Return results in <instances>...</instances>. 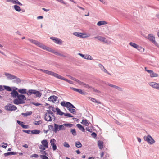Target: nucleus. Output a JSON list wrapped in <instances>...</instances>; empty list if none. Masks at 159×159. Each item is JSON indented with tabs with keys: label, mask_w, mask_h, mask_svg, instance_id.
Here are the masks:
<instances>
[{
	"label": "nucleus",
	"mask_w": 159,
	"mask_h": 159,
	"mask_svg": "<svg viewBox=\"0 0 159 159\" xmlns=\"http://www.w3.org/2000/svg\"><path fill=\"white\" fill-rule=\"evenodd\" d=\"M114 88L117 89L118 90H119V91L122 90V89L121 88H120L118 86H117L115 85V86Z\"/></svg>",
	"instance_id": "62"
},
{
	"label": "nucleus",
	"mask_w": 159,
	"mask_h": 159,
	"mask_svg": "<svg viewBox=\"0 0 159 159\" xmlns=\"http://www.w3.org/2000/svg\"><path fill=\"white\" fill-rule=\"evenodd\" d=\"M92 89H93V91L97 93H100V91L96 89H95L93 87V88H92Z\"/></svg>",
	"instance_id": "61"
},
{
	"label": "nucleus",
	"mask_w": 159,
	"mask_h": 159,
	"mask_svg": "<svg viewBox=\"0 0 159 159\" xmlns=\"http://www.w3.org/2000/svg\"><path fill=\"white\" fill-rule=\"evenodd\" d=\"M3 87L4 89L7 91H12L11 88L9 86L4 85L3 86Z\"/></svg>",
	"instance_id": "40"
},
{
	"label": "nucleus",
	"mask_w": 159,
	"mask_h": 159,
	"mask_svg": "<svg viewBox=\"0 0 159 159\" xmlns=\"http://www.w3.org/2000/svg\"><path fill=\"white\" fill-rule=\"evenodd\" d=\"M13 103L15 104H16V105H19L20 104H22L21 103V101H19V100L18 98H17V99H14L13 100Z\"/></svg>",
	"instance_id": "34"
},
{
	"label": "nucleus",
	"mask_w": 159,
	"mask_h": 159,
	"mask_svg": "<svg viewBox=\"0 0 159 159\" xmlns=\"http://www.w3.org/2000/svg\"><path fill=\"white\" fill-rule=\"evenodd\" d=\"M4 75L7 77V79L8 80L15 79V78H16V76L7 72L4 73Z\"/></svg>",
	"instance_id": "10"
},
{
	"label": "nucleus",
	"mask_w": 159,
	"mask_h": 159,
	"mask_svg": "<svg viewBox=\"0 0 159 159\" xmlns=\"http://www.w3.org/2000/svg\"><path fill=\"white\" fill-rule=\"evenodd\" d=\"M50 39L54 41L55 43L57 44L61 45L62 43V40L58 38L52 37H50Z\"/></svg>",
	"instance_id": "9"
},
{
	"label": "nucleus",
	"mask_w": 159,
	"mask_h": 159,
	"mask_svg": "<svg viewBox=\"0 0 159 159\" xmlns=\"http://www.w3.org/2000/svg\"><path fill=\"white\" fill-rule=\"evenodd\" d=\"M32 94H34L36 97L40 98L42 95L41 93L39 91L34 89H30L28 91L27 95L28 96H30Z\"/></svg>",
	"instance_id": "1"
},
{
	"label": "nucleus",
	"mask_w": 159,
	"mask_h": 159,
	"mask_svg": "<svg viewBox=\"0 0 159 159\" xmlns=\"http://www.w3.org/2000/svg\"><path fill=\"white\" fill-rule=\"evenodd\" d=\"M90 123L89 121H88V120L86 119H83L81 123L82 125H84L85 126H88Z\"/></svg>",
	"instance_id": "23"
},
{
	"label": "nucleus",
	"mask_w": 159,
	"mask_h": 159,
	"mask_svg": "<svg viewBox=\"0 0 159 159\" xmlns=\"http://www.w3.org/2000/svg\"><path fill=\"white\" fill-rule=\"evenodd\" d=\"M64 115L66 116H67L69 117H73V116L71 114L69 113H65Z\"/></svg>",
	"instance_id": "50"
},
{
	"label": "nucleus",
	"mask_w": 159,
	"mask_h": 159,
	"mask_svg": "<svg viewBox=\"0 0 159 159\" xmlns=\"http://www.w3.org/2000/svg\"><path fill=\"white\" fill-rule=\"evenodd\" d=\"M107 24V23L105 21H100L98 22L97 23V25L98 26H100L102 25H106Z\"/></svg>",
	"instance_id": "30"
},
{
	"label": "nucleus",
	"mask_w": 159,
	"mask_h": 159,
	"mask_svg": "<svg viewBox=\"0 0 159 159\" xmlns=\"http://www.w3.org/2000/svg\"><path fill=\"white\" fill-rule=\"evenodd\" d=\"M75 81L76 82H77L79 84H80V85H82V84L83 82L80 81V80H78V79H76V80H75Z\"/></svg>",
	"instance_id": "59"
},
{
	"label": "nucleus",
	"mask_w": 159,
	"mask_h": 159,
	"mask_svg": "<svg viewBox=\"0 0 159 159\" xmlns=\"http://www.w3.org/2000/svg\"><path fill=\"white\" fill-rule=\"evenodd\" d=\"M31 104L34 105H35L36 106H39V105H41V104L40 103H35V102H31Z\"/></svg>",
	"instance_id": "60"
},
{
	"label": "nucleus",
	"mask_w": 159,
	"mask_h": 159,
	"mask_svg": "<svg viewBox=\"0 0 159 159\" xmlns=\"http://www.w3.org/2000/svg\"><path fill=\"white\" fill-rule=\"evenodd\" d=\"M17 98L19 100V101H21V103L22 104L25 103L24 101L26 100V98L24 95L19 94Z\"/></svg>",
	"instance_id": "7"
},
{
	"label": "nucleus",
	"mask_w": 159,
	"mask_h": 159,
	"mask_svg": "<svg viewBox=\"0 0 159 159\" xmlns=\"http://www.w3.org/2000/svg\"><path fill=\"white\" fill-rule=\"evenodd\" d=\"M48 131L49 130L53 131V129H54L53 126L52 125H49L48 126Z\"/></svg>",
	"instance_id": "52"
},
{
	"label": "nucleus",
	"mask_w": 159,
	"mask_h": 159,
	"mask_svg": "<svg viewBox=\"0 0 159 159\" xmlns=\"http://www.w3.org/2000/svg\"><path fill=\"white\" fill-rule=\"evenodd\" d=\"M67 102H66L65 101H62L61 103V105L65 107H66L67 108Z\"/></svg>",
	"instance_id": "43"
},
{
	"label": "nucleus",
	"mask_w": 159,
	"mask_h": 159,
	"mask_svg": "<svg viewBox=\"0 0 159 159\" xmlns=\"http://www.w3.org/2000/svg\"><path fill=\"white\" fill-rule=\"evenodd\" d=\"M44 120L46 121H52V119L50 115H48L46 113L44 116Z\"/></svg>",
	"instance_id": "19"
},
{
	"label": "nucleus",
	"mask_w": 159,
	"mask_h": 159,
	"mask_svg": "<svg viewBox=\"0 0 159 159\" xmlns=\"http://www.w3.org/2000/svg\"><path fill=\"white\" fill-rule=\"evenodd\" d=\"M56 110L57 111V115H59L60 116H62L63 115H64L65 113L61 111L58 107H57Z\"/></svg>",
	"instance_id": "26"
},
{
	"label": "nucleus",
	"mask_w": 159,
	"mask_h": 159,
	"mask_svg": "<svg viewBox=\"0 0 159 159\" xmlns=\"http://www.w3.org/2000/svg\"><path fill=\"white\" fill-rule=\"evenodd\" d=\"M73 34L75 36L81 38H84L85 37V36H84V35H85V34L83 33L79 32H75L73 33Z\"/></svg>",
	"instance_id": "17"
},
{
	"label": "nucleus",
	"mask_w": 159,
	"mask_h": 159,
	"mask_svg": "<svg viewBox=\"0 0 159 159\" xmlns=\"http://www.w3.org/2000/svg\"><path fill=\"white\" fill-rule=\"evenodd\" d=\"M69 110L70 111V113H72L73 114H75L76 112L75 110L74 109L70 108Z\"/></svg>",
	"instance_id": "54"
},
{
	"label": "nucleus",
	"mask_w": 159,
	"mask_h": 159,
	"mask_svg": "<svg viewBox=\"0 0 159 159\" xmlns=\"http://www.w3.org/2000/svg\"><path fill=\"white\" fill-rule=\"evenodd\" d=\"M12 3L13 4H18L20 6H22L23 5L18 0H12Z\"/></svg>",
	"instance_id": "37"
},
{
	"label": "nucleus",
	"mask_w": 159,
	"mask_h": 159,
	"mask_svg": "<svg viewBox=\"0 0 159 159\" xmlns=\"http://www.w3.org/2000/svg\"><path fill=\"white\" fill-rule=\"evenodd\" d=\"M15 79L16 80L15 81L16 82L17 84L20 83L21 82V80L19 78H17L16 76V78H15Z\"/></svg>",
	"instance_id": "47"
},
{
	"label": "nucleus",
	"mask_w": 159,
	"mask_h": 159,
	"mask_svg": "<svg viewBox=\"0 0 159 159\" xmlns=\"http://www.w3.org/2000/svg\"><path fill=\"white\" fill-rule=\"evenodd\" d=\"M76 126L78 127V128H79L80 130H81L82 132H85V129L81 125L78 124H77Z\"/></svg>",
	"instance_id": "28"
},
{
	"label": "nucleus",
	"mask_w": 159,
	"mask_h": 159,
	"mask_svg": "<svg viewBox=\"0 0 159 159\" xmlns=\"http://www.w3.org/2000/svg\"><path fill=\"white\" fill-rule=\"evenodd\" d=\"M13 7L14 9L17 11L20 12L21 11L20 7L17 5H14Z\"/></svg>",
	"instance_id": "31"
},
{
	"label": "nucleus",
	"mask_w": 159,
	"mask_h": 159,
	"mask_svg": "<svg viewBox=\"0 0 159 159\" xmlns=\"http://www.w3.org/2000/svg\"><path fill=\"white\" fill-rule=\"evenodd\" d=\"M47 114H48V115H51V116L53 117L54 119V120H55L56 119V117L54 115L53 113L50 110H47Z\"/></svg>",
	"instance_id": "29"
},
{
	"label": "nucleus",
	"mask_w": 159,
	"mask_h": 159,
	"mask_svg": "<svg viewBox=\"0 0 159 159\" xmlns=\"http://www.w3.org/2000/svg\"><path fill=\"white\" fill-rule=\"evenodd\" d=\"M98 144L99 147V149H102L103 148V143L100 140H99L98 142Z\"/></svg>",
	"instance_id": "32"
},
{
	"label": "nucleus",
	"mask_w": 159,
	"mask_h": 159,
	"mask_svg": "<svg viewBox=\"0 0 159 159\" xmlns=\"http://www.w3.org/2000/svg\"><path fill=\"white\" fill-rule=\"evenodd\" d=\"M55 77L60 79L62 80H65L66 82H68L69 80L66 79L64 77H63L62 76H61V75H59L57 74L56 73V74L55 76Z\"/></svg>",
	"instance_id": "22"
},
{
	"label": "nucleus",
	"mask_w": 159,
	"mask_h": 159,
	"mask_svg": "<svg viewBox=\"0 0 159 159\" xmlns=\"http://www.w3.org/2000/svg\"><path fill=\"white\" fill-rule=\"evenodd\" d=\"M29 40L30 42L32 43H33L36 45L38 47L39 46V45L40 44V43H41L39 42L36 40H34L31 39H29Z\"/></svg>",
	"instance_id": "21"
},
{
	"label": "nucleus",
	"mask_w": 159,
	"mask_h": 159,
	"mask_svg": "<svg viewBox=\"0 0 159 159\" xmlns=\"http://www.w3.org/2000/svg\"><path fill=\"white\" fill-rule=\"evenodd\" d=\"M5 109L8 111H14L17 109V108L15 106L9 103L5 106Z\"/></svg>",
	"instance_id": "4"
},
{
	"label": "nucleus",
	"mask_w": 159,
	"mask_h": 159,
	"mask_svg": "<svg viewBox=\"0 0 159 159\" xmlns=\"http://www.w3.org/2000/svg\"><path fill=\"white\" fill-rule=\"evenodd\" d=\"M148 72L150 74V76L151 78L157 77L159 76L157 74L155 73L153 70H148Z\"/></svg>",
	"instance_id": "16"
},
{
	"label": "nucleus",
	"mask_w": 159,
	"mask_h": 159,
	"mask_svg": "<svg viewBox=\"0 0 159 159\" xmlns=\"http://www.w3.org/2000/svg\"><path fill=\"white\" fill-rule=\"evenodd\" d=\"M149 85L151 86L153 88L159 90V84L156 83L155 82H150L149 83Z\"/></svg>",
	"instance_id": "8"
},
{
	"label": "nucleus",
	"mask_w": 159,
	"mask_h": 159,
	"mask_svg": "<svg viewBox=\"0 0 159 159\" xmlns=\"http://www.w3.org/2000/svg\"><path fill=\"white\" fill-rule=\"evenodd\" d=\"M54 129H53V131L54 133H56L58 131L60 130L59 125L58 124L56 123H54Z\"/></svg>",
	"instance_id": "20"
},
{
	"label": "nucleus",
	"mask_w": 159,
	"mask_h": 159,
	"mask_svg": "<svg viewBox=\"0 0 159 159\" xmlns=\"http://www.w3.org/2000/svg\"><path fill=\"white\" fill-rule=\"evenodd\" d=\"M41 143L43 145V146L46 148H48V141L47 140L44 139L41 141Z\"/></svg>",
	"instance_id": "27"
},
{
	"label": "nucleus",
	"mask_w": 159,
	"mask_h": 159,
	"mask_svg": "<svg viewBox=\"0 0 159 159\" xmlns=\"http://www.w3.org/2000/svg\"><path fill=\"white\" fill-rule=\"evenodd\" d=\"M70 88L72 90L76 91L82 95H85L87 93L86 92H84L80 89H77L73 87H70Z\"/></svg>",
	"instance_id": "11"
},
{
	"label": "nucleus",
	"mask_w": 159,
	"mask_h": 159,
	"mask_svg": "<svg viewBox=\"0 0 159 159\" xmlns=\"http://www.w3.org/2000/svg\"><path fill=\"white\" fill-rule=\"evenodd\" d=\"M31 130H23V131L24 132L27 133L29 134H31Z\"/></svg>",
	"instance_id": "55"
},
{
	"label": "nucleus",
	"mask_w": 159,
	"mask_h": 159,
	"mask_svg": "<svg viewBox=\"0 0 159 159\" xmlns=\"http://www.w3.org/2000/svg\"><path fill=\"white\" fill-rule=\"evenodd\" d=\"M70 132L73 136H75L77 135V133L75 129H71Z\"/></svg>",
	"instance_id": "44"
},
{
	"label": "nucleus",
	"mask_w": 159,
	"mask_h": 159,
	"mask_svg": "<svg viewBox=\"0 0 159 159\" xmlns=\"http://www.w3.org/2000/svg\"><path fill=\"white\" fill-rule=\"evenodd\" d=\"M11 91L10 93L11 95L13 98H17L19 95L18 92L16 90H14Z\"/></svg>",
	"instance_id": "18"
},
{
	"label": "nucleus",
	"mask_w": 159,
	"mask_h": 159,
	"mask_svg": "<svg viewBox=\"0 0 159 159\" xmlns=\"http://www.w3.org/2000/svg\"><path fill=\"white\" fill-rule=\"evenodd\" d=\"M82 85H84L85 87L87 88L90 90H91L92 88H93L92 87L90 86L89 85L83 82L82 84Z\"/></svg>",
	"instance_id": "33"
},
{
	"label": "nucleus",
	"mask_w": 159,
	"mask_h": 159,
	"mask_svg": "<svg viewBox=\"0 0 159 159\" xmlns=\"http://www.w3.org/2000/svg\"><path fill=\"white\" fill-rule=\"evenodd\" d=\"M95 38L97 39L98 40L105 43H107L108 41L106 40V38L101 36H97L94 37Z\"/></svg>",
	"instance_id": "15"
},
{
	"label": "nucleus",
	"mask_w": 159,
	"mask_h": 159,
	"mask_svg": "<svg viewBox=\"0 0 159 159\" xmlns=\"http://www.w3.org/2000/svg\"><path fill=\"white\" fill-rule=\"evenodd\" d=\"M145 141L147 142L149 144H152L155 142V140L150 135H148L147 136H145L144 137Z\"/></svg>",
	"instance_id": "3"
},
{
	"label": "nucleus",
	"mask_w": 159,
	"mask_h": 159,
	"mask_svg": "<svg viewBox=\"0 0 159 159\" xmlns=\"http://www.w3.org/2000/svg\"><path fill=\"white\" fill-rule=\"evenodd\" d=\"M148 39L152 43L154 44L156 46L158 47V44L155 40V37L154 36H153L152 34H148Z\"/></svg>",
	"instance_id": "5"
},
{
	"label": "nucleus",
	"mask_w": 159,
	"mask_h": 159,
	"mask_svg": "<svg viewBox=\"0 0 159 159\" xmlns=\"http://www.w3.org/2000/svg\"><path fill=\"white\" fill-rule=\"evenodd\" d=\"M39 70L46 74L50 75L54 77H55L56 75V73H55L53 72L49 71L46 70L40 69Z\"/></svg>",
	"instance_id": "6"
},
{
	"label": "nucleus",
	"mask_w": 159,
	"mask_h": 159,
	"mask_svg": "<svg viewBox=\"0 0 159 159\" xmlns=\"http://www.w3.org/2000/svg\"><path fill=\"white\" fill-rule=\"evenodd\" d=\"M59 125V130H64L65 129V127L63 125Z\"/></svg>",
	"instance_id": "46"
},
{
	"label": "nucleus",
	"mask_w": 159,
	"mask_h": 159,
	"mask_svg": "<svg viewBox=\"0 0 159 159\" xmlns=\"http://www.w3.org/2000/svg\"><path fill=\"white\" fill-rule=\"evenodd\" d=\"M57 97L52 95L50 96L48 98V100L50 101H51L52 102L54 103L57 99Z\"/></svg>",
	"instance_id": "14"
},
{
	"label": "nucleus",
	"mask_w": 159,
	"mask_h": 159,
	"mask_svg": "<svg viewBox=\"0 0 159 159\" xmlns=\"http://www.w3.org/2000/svg\"><path fill=\"white\" fill-rule=\"evenodd\" d=\"M78 54L84 59L90 60H92L93 59L92 57L90 55L87 54L85 55L81 53H79Z\"/></svg>",
	"instance_id": "12"
},
{
	"label": "nucleus",
	"mask_w": 159,
	"mask_h": 159,
	"mask_svg": "<svg viewBox=\"0 0 159 159\" xmlns=\"http://www.w3.org/2000/svg\"><path fill=\"white\" fill-rule=\"evenodd\" d=\"M129 44L131 46L135 48H137L138 46V45L136 43L132 42H130Z\"/></svg>",
	"instance_id": "41"
},
{
	"label": "nucleus",
	"mask_w": 159,
	"mask_h": 159,
	"mask_svg": "<svg viewBox=\"0 0 159 159\" xmlns=\"http://www.w3.org/2000/svg\"><path fill=\"white\" fill-rule=\"evenodd\" d=\"M46 46L45 45L42 44V43H40V44L39 45V47H40V48L43 49L45 50L46 49Z\"/></svg>",
	"instance_id": "48"
},
{
	"label": "nucleus",
	"mask_w": 159,
	"mask_h": 159,
	"mask_svg": "<svg viewBox=\"0 0 159 159\" xmlns=\"http://www.w3.org/2000/svg\"><path fill=\"white\" fill-rule=\"evenodd\" d=\"M63 125L66 127H71L73 125L70 123H64L63 124Z\"/></svg>",
	"instance_id": "45"
},
{
	"label": "nucleus",
	"mask_w": 159,
	"mask_h": 159,
	"mask_svg": "<svg viewBox=\"0 0 159 159\" xmlns=\"http://www.w3.org/2000/svg\"><path fill=\"white\" fill-rule=\"evenodd\" d=\"M140 52H143L144 51V49L142 48V47L138 45V48H136Z\"/></svg>",
	"instance_id": "42"
},
{
	"label": "nucleus",
	"mask_w": 159,
	"mask_h": 159,
	"mask_svg": "<svg viewBox=\"0 0 159 159\" xmlns=\"http://www.w3.org/2000/svg\"><path fill=\"white\" fill-rule=\"evenodd\" d=\"M27 89H18V92L20 93L21 94H27L28 93V92H26Z\"/></svg>",
	"instance_id": "24"
},
{
	"label": "nucleus",
	"mask_w": 159,
	"mask_h": 159,
	"mask_svg": "<svg viewBox=\"0 0 159 159\" xmlns=\"http://www.w3.org/2000/svg\"><path fill=\"white\" fill-rule=\"evenodd\" d=\"M91 136L95 138L97 137V134L95 132H93L92 133Z\"/></svg>",
	"instance_id": "57"
},
{
	"label": "nucleus",
	"mask_w": 159,
	"mask_h": 159,
	"mask_svg": "<svg viewBox=\"0 0 159 159\" xmlns=\"http://www.w3.org/2000/svg\"><path fill=\"white\" fill-rule=\"evenodd\" d=\"M32 112L31 111H29L25 113H22L21 115L25 117H27L32 114Z\"/></svg>",
	"instance_id": "36"
},
{
	"label": "nucleus",
	"mask_w": 159,
	"mask_h": 159,
	"mask_svg": "<svg viewBox=\"0 0 159 159\" xmlns=\"http://www.w3.org/2000/svg\"><path fill=\"white\" fill-rule=\"evenodd\" d=\"M35 122H36V123H34V124L35 125H39L40 124V122H41V120H39L38 121H35Z\"/></svg>",
	"instance_id": "63"
},
{
	"label": "nucleus",
	"mask_w": 159,
	"mask_h": 159,
	"mask_svg": "<svg viewBox=\"0 0 159 159\" xmlns=\"http://www.w3.org/2000/svg\"><path fill=\"white\" fill-rule=\"evenodd\" d=\"M86 129L87 130V131H88L90 133H92V132L91 128H90L89 127H86Z\"/></svg>",
	"instance_id": "64"
},
{
	"label": "nucleus",
	"mask_w": 159,
	"mask_h": 159,
	"mask_svg": "<svg viewBox=\"0 0 159 159\" xmlns=\"http://www.w3.org/2000/svg\"><path fill=\"white\" fill-rule=\"evenodd\" d=\"M64 146L66 148H69L70 147V145L66 142H65L64 143Z\"/></svg>",
	"instance_id": "58"
},
{
	"label": "nucleus",
	"mask_w": 159,
	"mask_h": 159,
	"mask_svg": "<svg viewBox=\"0 0 159 159\" xmlns=\"http://www.w3.org/2000/svg\"><path fill=\"white\" fill-rule=\"evenodd\" d=\"M67 108H72V109L75 108V107L71 103L69 102H67Z\"/></svg>",
	"instance_id": "35"
},
{
	"label": "nucleus",
	"mask_w": 159,
	"mask_h": 159,
	"mask_svg": "<svg viewBox=\"0 0 159 159\" xmlns=\"http://www.w3.org/2000/svg\"><path fill=\"white\" fill-rule=\"evenodd\" d=\"M75 145L78 148H80L82 146V145L80 141H77L75 143Z\"/></svg>",
	"instance_id": "38"
},
{
	"label": "nucleus",
	"mask_w": 159,
	"mask_h": 159,
	"mask_svg": "<svg viewBox=\"0 0 159 159\" xmlns=\"http://www.w3.org/2000/svg\"><path fill=\"white\" fill-rule=\"evenodd\" d=\"M56 142V141L54 139H51L50 140L51 145L52 146V149L54 151L56 150L57 149V146L55 144Z\"/></svg>",
	"instance_id": "13"
},
{
	"label": "nucleus",
	"mask_w": 159,
	"mask_h": 159,
	"mask_svg": "<svg viewBox=\"0 0 159 159\" xmlns=\"http://www.w3.org/2000/svg\"><path fill=\"white\" fill-rule=\"evenodd\" d=\"M40 157L42 159H49L46 155H41Z\"/></svg>",
	"instance_id": "56"
},
{
	"label": "nucleus",
	"mask_w": 159,
	"mask_h": 159,
	"mask_svg": "<svg viewBox=\"0 0 159 159\" xmlns=\"http://www.w3.org/2000/svg\"><path fill=\"white\" fill-rule=\"evenodd\" d=\"M17 122L19 125H20L22 127L24 125V123L23 122L19 120H17Z\"/></svg>",
	"instance_id": "53"
},
{
	"label": "nucleus",
	"mask_w": 159,
	"mask_h": 159,
	"mask_svg": "<svg viewBox=\"0 0 159 159\" xmlns=\"http://www.w3.org/2000/svg\"><path fill=\"white\" fill-rule=\"evenodd\" d=\"M46 46L45 45L42 44V43H40V44L39 45V47H40V48L43 49L45 50L46 49Z\"/></svg>",
	"instance_id": "49"
},
{
	"label": "nucleus",
	"mask_w": 159,
	"mask_h": 159,
	"mask_svg": "<svg viewBox=\"0 0 159 159\" xmlns=\"http://www.w3.org/2000/svg\"><path fill=\"white\" fill-rule=\"evenodd\" d=\"M17 154V153L14 152H10L7 153H5L4 154V155L5 157H7L10 155H15Z\"/></svg>",
	"instance_id": "25"
},
{
	"label": "nucleus",
	"mask_w": 159,
	"mask_h": 159,
	"mask_svg": "<svg viewBox=\"0 0 159 159\" xmlns=\"http://www.w3.org/2000/svg\"><path fill=\"white\" fill-rule=\"evenodd\" d=\"M40 132V131L39 130L35 129L33 130H31V133L34 134H37Z\"/></svg>",
	"instance_id": "39"
},
{
	"label": "nucleus",
	"mask_w": 159,
	"mask_h": 159,
	"mask_svg": "<svg viewBox=\"0 0 159 159\" xmlns=\"http://www.w3.org/2000/svg\"><path fill=\"white\" fill-rule=\"evenodd\" d=\"M3 144L4 145H1V146L2 147L5 149L6 148L7 146V144L6 143H5L4 142L2 143L1 144Z\"/></svg>",
	"instance_id": "51"
},
{
	"label": "nucleus",
	"mask_w": 159,
	"mask_h": 159,
	"mask_svg": "<svg viewBox=\"0 0 159 159\" xmlns=\"http://www.w3.org/2000/svg\"><path fill=\"white\" fill-rule=\"evenodd\" d=\"M45 50L59 56L62 57H67L66 55L67 54L66 53H65L64 54L59 53L58 52L55 51L54 50H53L51 48H49V47H48L47 46L46 47Z\"/></svg>",
	"instance_id": "2"
}]
</instances>
